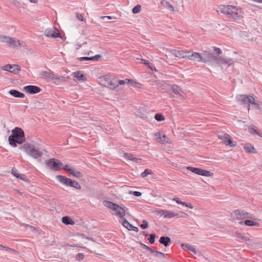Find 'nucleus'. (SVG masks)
<instances>
[{
    "instance_id": "f257e3e1",
    "label": "nucleus",
    "mask_w": 262,
    "mask_h": 262,
    "mask_svg": "<svg viewBox=\"0 0 262 262\" xmlns=\"http://www.w3.org/2000/svg\"><path fill=\"white\" fill-rule=\"evenodd\" d=\"M219 12L229 15V18L233 21H237L243 17V12L240 9L231 5H222L219 8Z\"/></svg>"
},
{
    "instance_id": "f03ea898",
    "label": "nucleus",
    "mask_w": 262,
    "mask_h": 262,
    "mask_svg": "<svg viewBox=\"0 0 262 262\" xmlns=\"http://www.w3.org/2000/svg\"><path fill=\"white\" fill-rule=\"evenodd\" d=\"M12 135L8 138V141L11 146L16 147V143L21 144L25 141L24 132L22 129L16 127L12 130Z\"/></svg>"
},
{
    "instance_id": "7ed1b4c3",
    "label": "nucleus",
    "mask_w": 262,
    "mask_h": 262,
    "mask_svg": "<svg viewBox=\"0 0 262 262\" xmlns=\"http://www.w3.org/2000/svg\"><path fill=\"white\" fill-rule=\"evenodd\" d=\"M20 148L23 149L29 156L35 159L38 158L43 155V152L40 148L36 147L31 144H24Z\"/></svg>"
},
{
    "instance_id": "20e7f679",
    "label": "nucleus",
    "mask_w": 262,
    "mask_h": 262,
    "mask_svg": "<svg viewBox=\"0 0 262 262\" xmlns=\"http://www.w3.org/2000/svg\"><path fill=\"white\" fill-rule=\"evenodd\" d=\"M104 205L112 210V214L119 217L122 220L125 215V210L122 207L109 201H104Z\"/></svg>"
},
{
    "instance_id": "39448f33",
    "label": "nucleus",
    "mask_w": 262,
    "mask_h": 262,
    "mask_svg": "<svg viewBox=\"0 0 262 262\" xmlns=\"http://www.w3.org/2000/svg\"><path fill=\"white\" fill-rule=\"evenodd\" d=\"M166 51L168 52V54H166V61H173L176 59L173 57H178L179 58H187L188 51L178 50L172 49H166Z\"/></svg>"
},
{
    "instance_id": "423d86ee",
    "label": "nucleus",
    "mask_w": 262,
    "mask_h": 262,
    "mask_svg": "<svg viewBox=\"0 0 262 262\" xmlns=\"http://www.w3.org/2000/svg\"><path fill=\"white\" fill-rule=\"evenodd\" d=\"M100 83L111 90H114L118 86L117 80L111 79V76L106 75L99 77Z\"/></svg>"
},
{
    "instance_id": "0eeeda50",
    "label": "nucleus",
    "mask_w": 262,
    "mask_h": 262,
    "mask_svg": "<svg viewBox=\"0 0 262 262\" xmlns=\"http://www.w3.org/2000/svg\"><path fill=\"white\" fill-rule=\"evenodd\" d=\"M56 179L60 183L66 186L74 187L77 189H81V186L78 182L67 178L64 176L58 175L56 176Z\"/></svg>"
},
{
    "instance_id": "6e6552de",
    "label": "nucleus",
    "mask_w": 262,
    "mask_h": 262,
    "mask_svg": "<svg viewBox=\"0 0 262 262\" xmlns=\"http://www.w3.org/2000/svg\"><path fill=\"white\" fill-rule=\"evenodd\" d=\"M0 41L7 43L10 47L13 48L23 46L17 39L4 35H0Z\"/></svg>"
},
{
    "instance_id": "1a4fd4ad",
    "label": "nucleus",
    "mask_w": 262,
    "mask_h": 262,
    "mask_svg": "<svg viewBox=\"0 0 262 262\" xmlns=\"http://www.w3.org/2000/svg\"><path fill=\"white\" fill-rule=\"evenodd\" d=\"M219 57L214 55L212 52L204 51L202 53V62L204 63L210 62L217 64Z\"/></svg>"
},
{
    "instance_id": "9d476101",
    "label": "nucleus",
    "mask_w": 262,
    "mask_h": 262,
    "mask_svg": "<svg viewBox=\"0 0 262 262\" xmlns=\"http://www.w3.org/2000/svg\"><path fill=\"white\" fill-rule=\"evenodd\" d=\"M46 166L53 171H57L61 169L63 164L60 161L55 158H52L46 161Z\"/></svg>"
},
{
    "instance_id": "9b49d317",
    "label": "nucleus",
    "mask_w": 262,
    "mask_h": 262,
    "mask_svg": "<svg viewBox=\"0 0 262 262\" xmlns=\"http://www.w3.org/2000/svg\"><path fill=\"white\" fill-rule=\"evenodd\" d=\"M234 60L232 58L228 57H219L217 64L222 69L233 66Z\"/></svg>"
},
{
    "instance_id": "f8f14e48",
    "label": "nucleus",
    "mask_w": 262,
    "mask_h": 262,
    "mask_svg": "<svg viewBox=\"0 0 262 262\" xmlns=\"http://www.w3.org/2000/svg\"><path fill=\"white\" fill-rule=\"evenodd\" d=\"M187 169L191 171V172L206 177H211L213 176V173L210 171L206 170L203 169L195 168L192 167H187Z\"/></svg>"
},
{
    "instance_id": "ddd939ff",
    "label": "nucleus",
    "mask_w": 262,
    "mask_h": 262,
    "mask_svg": "<svg viewBox=\"0 0 262 262\" xmlns=\"http://www.w3.org/2000/svg\"><path fill=\"white\" fill-rule=\"evenodd\" d=\"M219 138L222 140L223 142L226 145L230 146V147H235L237 145L236 142L233 141L231 137L228 134L220 135L219 136Z\"/></svg>"
},
{
    "instance_id": "4468645a",
    "label": "nucleus",
    "mask_w": 262,
    "mask_h": 262,
    "mask_svg": "<svg viewBox=\"0 0 262 262\" xmlns=\"http://www.w3.org/2000/svg\"><path fill=\"white\" fill-rule=\"evenodd\" d=\"M234 214L238 220L254 218V215L252 214L244 211L243 210H235L234 212Z\"/></svg>"
},
{
    "instance_id": "2eb2a0df",
    "label": "nucleus",
    "mask_w": 262,
    "mask_h": 262,
    "mask_svg": "<svg viewBox=\"0 0 262 262\" xmlns=\"http://www.w3.org/2000/svg\"><path fill=\"white\" fill-rule=\"evenodd\" d=\"M44 34L46 37L53 38L60 37L59 30L55 27L46 29L44 31Z\"/></svg>"
},
{
    "instance_id": "dca6fc26",
    "label": "nucleus",
    "mask_w": 262,
    "mask_h": 262,
    "mask_svg": "<svg viewBox=\"0 0 262 262\" xmlns=\"http://www.w3.org/2000/svg\"><path fill=\"white\" fill-rule=\"evenodd\" d=\"M236 99L239 102L244 103H254L255 99L251 96H246L245 95H239L236 96Z\"/></svg>"
},
{
    "instance_id": "f3484780",
    "label": "nucleus",
    "mask_w": 262,
    "mask_h": 262,
    "mask_svg": "<svg viewBox=\"0 0 262 262\" xmlns=\"http://www.w3.org/2000/svg\"><path fill=\"white\" fill-rule=\"evenodd\" d=\"M187 58L191 60H196L198 62H202V53L195 52L192 51H188Z\"/></svg>"
},
{
    "instance_id": "a211bd4d",
    "label": "nucleus",
    "mask_w": 262,
    "mask_h": 262,
    "mask_svg": "<svg viewBox=\"0 0 262 262\" xmlns=\"http://www.w3.org/2000/svg\"><path fill=\"white\" fill-rule=\"evenodd\" d=\"M4 71H8L13 74H17L20 71V67L17 64H7L2 68Z\"/></svg>"
},
{
    "instance_id": "6ab92c4d",
    "label": "nucleus",
    "mask_w": 262,
    "mask_h": 262,
    "mask_svg": "<svg viewBox=\"0 0 262 262\" xmlns=\"http://www.w3.org/2000/svg\"><path fill=\"white\" fill-rule=\"evenodd\" d=\"M24 90L30 94H34L40 92V89L35 85H28L24 88Z\"/></svg>"
},
{
    "instance_id": "aec40b11",
    "label": "nucleus",
    "mask_w": 262,
    "mask_h": 262,
    "mask_svg": "<svg viewBox=\"0 0 262 262\" xmlns=\"http://www.w3.org/2000/svg\"><path fill=\"white\" fill-rule=\"evenodd\" d=\"M155 136L156 138L157 141L162 144L170 143V139L165 135L162 136L160 132L155 134Z\"/></svg>"
},
{
    "instance_id": "412c9836",
    "label": "nucleus",
    "mask_w": 262,
    "mask_h": 262,
    "mask_svg": "<svg viewBox=\"0 0 262 262\" xmlns=\"http://www.w3.org/2000/svg\"><path fill=\"white\" fill-rule=\"evenodd\" d=\"M40 75L41 77L46 79L49 80H54L57 79L59 80V78L57 77L56 76L54 75L53 73H50L47 71H42L40 73Z\"/></svg>"
},
{
    "instance_id": "4be33fe9",
    "label": "nucleus",
    "mask_w": 262,
    "mask_h": 262,
    "mask_svg": "<svg viewBox=\"0 0 262 262\" xmlns=\"http://www.w3.org/2000/svg\"><path fill=\"white\" fill-rule=\"evenodd\" d=\"M181 246L185 250L192 252L195 255H198V256H200L201 255V253L199 251H196L194 246L190 245H189L188 244H182L181 245Z\"/></svg>"
},
{
    "instance_id": "5701e85b",
    "label": "nucleus",
    "mask_w": 262,
    "mask_h": 262,
    "mask_svg": "<svg viewBox=\"0 0 262 262\" xmlns=\"http://www.w3.org/2000/svg\"><path fill=\"white\" fill-rule=\"evenodd\" d=\"M123 157L126 160L133 161L136 163H139L142 161V159L137 157H135L132 154H128L126 152L124 153Z\"/></svg>"
},
{
    "instance_id": "b1692460",
    "label": "nucleus",
    "mask_w": 262,
    "mask_h": 262,
    "mask_svg": "<svg viewBox=\"0 0 262 262\" xmlns=\"http://www.w3.org/2000/svg\"><path fill=\"white\" fill-rule=\"evenodd\" d=\"M174 217H184V215H180L179 213H176L173 211H170L169 210H165V215L164 218H168L171 219Z\"/></svg>"
},
{
    "instance_id": "393cba45",
    "label": "nucleus",
    "mask_w": 262,
    "mask_h": 262,
    "mask_svg": "<svg viewBox=\"0 0 262 262\" xmlns=\"http://www.w3.org/2000/svg\"><path fill=\"white\" fill-rule=\"evenodd\" d=\"M72 75L74 78H76L77 80L80 82L84 81L86 80L84 75L82 74L80 71H77L73 73Z\"/></svg>"
},
{
    "instance_id": "a878e982",
    "label": "nucleus",
    "mask_w": 262,
    "mask_h": 262,
    "mask_svg": "<svg viewBox=\"0 0 262 262\" xmlns=\"http://www.w3.org/2000/svg\"><path fill=\"white\" fill-rule=\"evenodd\" d=\"M172 91L177 95H179L184 97V93L182 91L181 88L177 85H172L171 88Z\"/></svg>"
},
{
    "instance_id": "bb28decb",
    "label": "nucleus",
    "mask_w": 262,
    "mask_h": 262,
    "mask_svg": "<svg viewBox=\"0 0 262 262\" xmlns=\"http://www.w3.org/2000/svg\"><path fill=\"white\" fill-rule=\"evenodd\" d=\"M9 93L12 96L16 98H24L25 95L15 90H11L9 91Z\"/></svg>"
},
{
    "instance_id": "cd10ccee",
    "label": "nucleus",
    "mask_w": 262,
    "mask_h": 262,
    "mask_svg": "<svg viewBox=\"0 0 262 262\" xmlns=\"http://www.w3.org/2000/svg\"><path fill=\"white\" fill-rule=\"evenodd\" d=\"M159 242L166 247L168 246L170 242V238L167 236H161L160 238Z\"/></svg>"
},
{
    "instance_id": "c85d7f7f",
    "label": "nucleus",
    "mask_w": 262,
    "mask_h": 262,
    "mask_svg": "<svg viewBox=\"0 0 262 262\" xmlns=\"http://www.w3.org/2000/svg\"><path fill=\"white\" fill-rule=\"evenodd\" d=\"M244 148V149L248 152L256 153L257 152L256 149L249 144H246Z\"/></svg>"
},
{
    "instance_id": "c756f323",
    "label": "nucleus",
    "mask_w": 262,
    "mask_h": 262,
    "mask_svg": "<svg viewBox=\"0 0 262 262\" xmlns=\"http://www.w3.org/2000/svg\"><path fill=\"white\" fill-rule=\"evenodd\" d=\"M120 222L122 224V225L128 229L129 230H131L133 226L131 225L127 221H126L124 217L120 221Z\"/></svg>"
},
{
    "instance_id": "7c9ffc66",
    "label": "nucleus",
    "mask_w": 262,
    "mask_h": 262,
    "mask_svg": "<svg viewBox=\"0 0 262 262\" xmlns=\"http://www.w3.org/2000/svg\"><path fill=\"white\" fill-rule=\"evenodd\" d=\"M68 172H70L74 177L80 178L82 176V173L79 171H75L73 168H69Z\"/></svg>"
},
{
    "instance_id": "2f4dec72",
    "label": "nucleus",
    "mask_w": 262,
    "mask_h": 262,
    "mask_svg": "<svg viewBox=\"0 0 262 262\" xmlns=\"http://www.w3.org/2000/svg\"><path fill=\"white\" fill-rule=\"evenodd\" d=\"M62 222L66 225H73L74 222L68 216H64L62 218Z\"/></svg>"
},
{
    "instance_id": "473e14b6",
    "label": "nucleus",
    "mask_w": 262,
    "mask_h": 262,
    "mask_svg": "<svg viewBox=\"0 0 262 262\" xmlns=\"http://www.w3.org/2000/svg\"><path fill=\"white\" fill-rule=\"evenodd\" d=\"M249 130L251 133L256 134V135H258L259 136L262 137L261 134L257 129L256 126H255L254 125L250 126L249 128Z\"/></svg>"
},
{
    "instance_id": "72a5a7b5",
    "label": "nucleus",
    "mask_w": 262,
    "mask_h": 262,
    "mask_svg": "<svg viewBox=\"0 0 262 262\" xmlns=\"http://www.w3.org/2000/svg\"><path fill=\"white\" fill-rule=\"evenodd\" d=\"M244 223L246 226H258L259 225V224L258 222H255L253 220H246Z\"/></svg>"
},
{
    "instance_id": "f704fd0d",
    "label": "nucleus",
    "mask_w": 262,
    "mask_h": 262,
    "mask_svg": "<svg viewBox=\"0 0 262 262\" xmlns=\"http://www.w3.org/2000/svg\"><path fill=\"white\" fill-rule=\"evenodd\" d=\"M162 4L163 5V6L166 8L167 9L171 11H174V8L170 4L169 2H167V1H163L162 2Z\"/></svg>"
},
{
    "instance_id": "c9c22d12",
    "label": "nucleus",
    "mask_w": 262,
    "mask_h": 262,
    "mask_svg": "<svg viewBox=\"0 0 262 262\" xmlns=\"http://www.w3.org/2000/svg\"><path fill=\"white\" fill-rule=\"evenodd\" d=\"M240 36L244 39L250 40L249 37L251 36V33L247 32H242L240 34Z\"/></svg>"
},
{
    "instance_id": "e433bc0d",
    "label": "nucleus",
    "mask_w": 262,
    "mask_h": 262,
    "mask_svg": "<svg viewBox=\"0 0 262 262\" xmlns=\"http://www.w3.org/2000/svg\"><path fill=\"white\" fill-rule=\"evenodd\" d=\"M156 85L159 88H161L162 89H166V84L164 81H157Z\"/></svg>"
},
{
    "instance_id": "4c0bfd02",
    "label": "nucleus",
    "mask_w": 262,
    "mask_h": 262,
    "mask_svg": "<svg viewBox=\"0 0 262 262\" xmlns=\"http://www.w3.org/2000/svg\"><path fill=\"white\" fill-rule=\"evenodd\" d=\"M117 82H118V85H124L125 84H126V83H133V81L132 80H129V79H125V80H117Z\"/></svg>"
},
{
    "instance_id": "58836bf2",
    "label": "nucleus",
    "mask_w": 262,
    "mask_h": 262,
    "mask_svg": "<svg viewBox=\"0 0 262 262\" xmlns=\"http://www.w3.org/2000/svg\"><path fill=\"white\" fill-rule=\"evenodd\" d=\"M141 10V6L140 5H137L135 6L132 9L133 13L134 14H137L139 13Z\"/></svg>"
},
{
    "instance_id": "ea45409f",
    "label": "nucleus",
    "mask_w": 262,
    "mask_h": 262,
    "mask_svg": "<svg viewBox=\"0 0 262 262\" xmlns=\"http://www.w3.org/2000/svg\"><path fill=\"white\" fill-rule=\"evenodd\" d=\"M155 118L158 121H162L165 120V118L163 115L161 114H157L155 115Z\"/></svg>"
},
{
    "instance_id": "a19ab883",
    "label": "nucleus",
    "mask_w": 262,
    "mask_h": 262,
    "mask_svg": "<svg viewBox=\"0 0 262 262\" xmlns=\"http://www.w3.org/2000/svg\"><path fill=\"white\" fill-rule=\"evenodd\" d=\"M177 203L179 204H181L182 205L185 206L186 207H188L191 209L193 208V206L191 204H187L186 203L182 202V201H180V200L178 201H177Z\"/></svg>"
},
{
    "instance_id": "79ce46f5",
    "label": "nucleus",
    "mask_w": 262,
    "mask_h": 262,
    "mask_svg": "<svg viewBox=\"0 0 262 262\" xmlns=\"http://www.w3.org/2000/svg\"><path fill=\"white\" fill-rule=\"evenodd\" d=\"M151 173L152 171L151 170L146 169L141 173V176L142 177L144 178L146 177L147 175L150 174Z\"/></svg>"
},
{
    "instance_id": "37998d69",
    "label": "nucleus",
    "mask_w": 262,
    "mask_h": 262,
    "mask_svg": "<svg viewBox=\"0 0 262 262\" xmlns=\"http://www.w3.org/2000/svg\"><path fill=\"white\" fill-rule=\"evenodd\" d=\"M155 254V255L157 257H161L162 258H164L165 257V254L161 252H159L158 251H154V253Z\"/></svg>"
},
{
    "instance_id": "c03bdc74",
    "label": "nucleus",
    "mask_w": 262,
    "mask_h": 262,
    "mask_svg": "<svg viewBox=\"0 0 262 262\" xmlns=\"http://www.w3.org/2000/svg\"><path fill=\"white\" fill-rule=\"evenodd\" d=\"M141 61H143V62L146 64V65H147L148 66L149 68H150L152 70H154L155 71H157V70L156 69V68H154V69H152V64L150 63L149 61L147 60H145V59H141Z\"/></svg>"
},
{
    "instance_id": "a18cd8bd",
    "label": "nucleus",
    "mask_w": 262,
    "mask_h": 262,
    "mask_svg": "<svg viewBox=\"0 0 262 262\" xmlns=\"http://www.w3.org/2000/svg\"><path fill=\"white\" fill-rule=\"evenodd\" d=\"M236 237L238 238H241V239H242L243 240H245V241H250V239L247 238L246 237L243 236L239 233H236Z\"/></svg>"
},
{
    "instance_id": "49530a36",
    "label": "nucleus",
    "mask_w": 262,
    "mask_h": 262,
    "mask_svg": "<svg viewBox=\"0 0 262 262\" xmlns=\"http://www.w3.org/2000/svg\"><path fill=\"white\" fill-rule=\"evenodd\" d=\"M155 237H156V235L155 234H150V237L149 238H148V240L149 241V243L151 244H152L155 243Z\"/></svg>"
},
{
    "instance_id": "de8ad7c7",
    "label": "nucleus",
    "mask_w": 262,
    "mask_h": 262,
    "mask_svg": "<svg viewBox=\"0 0 262 262\" xmlns=\"http://www.w3.org/2000/svg\"><path fill=\"white\" fill-rule=\"evenodd\" d=\"M165 210H166L158 209L155 210V212L159 214H160L161 216H163L164 217L165 215Z\"/></svg>"
},
{
    "instance_id": "09e8293b",
    "label": "nucleus",
    "mask_w": 262,
    "mask_h": 262,
    "mask_svg": "<svg viewBox=\"0 0 262 262\" xmlns=\"http://www.w3.org/2000/svg\"><path fill=\"white\" fill-rule=\"evenodd\" d=\"M148 223L147 221L146 220H143V224L140 225V227L142 229H146L148 227Z\"/></svg>"
},
{
    "instance_id": "8fccbe9b",
    "label": "nucleus",
    "mask_w": 262,
    "mask_h": 262,
    "mask_svg": "<svg viewBox=\"0 0 262 262\" xmlns=\"http://www.w3.org/2000/svg\"><path fill=\"white\" fill-rule=\"evenodd\" d=\"M253 104L255 105V108L256 109L259 110L262 112V104L256 103L254 102V103Z\"/></svg>"
},
{
    "instance_id": "3c124183",
    "label": "nucleus",
    "mask_w": 262,
    "mask_h": 262,
    "mask_svg": "<svg viewBox=\"0 0 262 262\" xmlns=\"http://www.w3.org/2000/svg\"><path fill=\"white\" fill-rule=\"evenodd\" d=\"M141 245L143 246V247L145 249H146V250H149V251H150V252L151 253H154V250H153L152 249H151L150 247H149V246L146 245H144L143 244H141Z\"/></svg>"
},
{
    "instance_id": "603ef678",
    "label": "nucleus",
    "mask_w": 262,
    "mask_h": 262,
    "mask_svg": "<svg viewBox=\"0 0 262 262\" xmlns=\"http://www.w3.org/2000/svg\"><path fill=\"white\" fill-rule=\"evenodd\" d=\"M83 258H84V255L83 253H79L76 256V260H77L80 261L81 260H82Z\"/></svg>"
},
{
    "instance_id": "864d4df0",
    "label": "nucleus",
    "mask_w": 262,
    "mask_h": 262,
    "mask_svg": "<svg viewBox=\"0 0 262 262\" xmlns=\"http://www.w3.org/2000/svg\"><path fill=\"white\" fill-rule=\"evenodd\" d=\"M101 57L100 55H96L94 56L91 57V60H98Z\"/></svg>"
},
{
    "instance_id": "5fc2aeb1",
    "label": "nucleus",
    "mask_w": 262,
    "mask_h": 262,
    "mask_svg": "<svg viewBox=\"0 0 262 262\" xmlns=\"http://www.w3.org/2000/svg\"><path fill=\"white\" fill-rule=\"evenodd\" d=\"M76 17L79 20H81V21H83L84 20V17L82 15V14H80V13H77L76 14Z\"/></svg>"
},
{
    "instance_id": "6e6d98bb",
    "label": "nucleus",
    "mask_w": 262,
    "mask_h": 262,
    "mask_svg": "<svg viewBox=\"0 0 262 262\" xmlns=\"http://www.w3.org/2000/svg\"><path fill=\"white\" fill-rule=\"evenodd\" d=\"M4 250H6V251H12L15 253H18V252L16 251V250L13 249H11L9 247H6V248H4Z\"/></svg>"
},
{
    "instance_id": "4d7b16f0",
    "label": "nucleus",
    "mask_w": 262,
    "mask_h": 262,
    "mask_svg": "<svg viewBox=\"0 0 262 262\" xmlns=\"http://www.w3.org/2000/svg\"><path fill=\"white\" fill-rule=\"evenodd\" d=\"M12 173L15 176L16 178H19V174L17 173V171L16 169H12Z\"/></svg>"
},
{
    "instance_id": "13d9d810",
    "label": "nucleus",
    "mask_w": 262,
    "mask_h": 262,
    "mask_svg": "<svg viewBox=\"0 0 262 262\" xmlns=\"http://www.w3.org/2000/svg\"><path fill=\"white\" fill-rule=\"evenodd\" d=\"M214 50L218 55H221L222 53V50L219 48L214 47Z\"/></svg>"
},
{
    "instance_id": "bf43d9fd",
    "label": "nucleus",
    "mask_w": 262,
    "mask_h": 262,
    "mask_svg": "<svg viewBox=\"0 0 262 262\" xmlns=\"http://www.w3.org/2000/svg\"><path fill=\"white\" fill-rule=\"evenodd\" d=\"M81 237L82 239H89V240H91V241H94L95 242H96V241L94 240L93 238H91L89 237H87V236H85L84 234H81Z\"/></svg>"
},
{
    "instance_id": "052dcab7",
    "label": "nucleus",
    "mask_w": 262,
    "mask_h": 262,
    "mask_svg": "<svg viewBox=\"0 0 262 262\" xmlns=\"http://www.w3.org/2000/svg\"><path fill=\"white\" fill-rule=\"evenodd\" d=\"M80 61L91 60V57H82L80 58Z\"/></svg>"
},
{
    "instance_id": "680f3d73",
    "label": "nucleus",
    "mask_w": 262,
    "mask_h": 262,
    "mask_svg": "<svg viewBox=\"0 0 262 262\" xmlns=\"http://www.w3.org/2000/svg\"><path fill=\"white\" fill-rule=\"evenodd\" d=\"M133 193L135 196H139L141 195V193L139 191H134Z\"/></svg>"
},
{
    "instance_id": "e2e57ef3",
    "label": "nucleus",
    "mask_w": 262,
    "mask_h": 262,
    "mask_svg": "<svg viewBox=\"0 0 262 262\" xmlns=\"http://www.w3.org/2000/svg\"><path fill=\"white\" fill-rule=\"evenodd\" d=\"M112 18L113 17L112 16H105L101 17V18L103 19H112Z\"/></svg>"
},
{
    "instance_id": "0e129e2a",
    "label": "nucleus",
    "mask_w": 262,
    "mask_h": 262,
    "mask_svg": "<svg viewBox=\"0 0 262 262\" xmlns=\"http://www.w3.org/2000/svg\"><path fill=\"white\" fill-rule=\"evenodd\" d=\"M68 246L72 247H81V248H84V247L81 246L79 245H68Z\"/></svg>"
},
{
    "instance_id": "69168bd1",
    "label": "nucleus",
    "mask_w": 262,
    "mask_h": 262,
    "mask_svg": "<svg viewBox=\"0 0 262 262\" xmlns=\"http://www.w3.org/2000/svg\"><path fill=\"white\" fill-rule=\"evenodd\" d=\"M69 165H66L65 166H62V168L63 169L65 170H67L68 171V169H69L70 168H69Z\"/></svg>"
},
{
    "instance_id": "338daca9",
    "label": "nucleus",
    "mask_w": 262,
    "mask_h": 262,
    "mask_svg": "<svg viewBox=\"0 0 262 262\" xmlns=\"http://www.w3.org/2000/svg\"><path fill=\"white\" fill-rule=\"evenodd\" d=\"M19 179L24 180L26 178L24 174H19Z\"/></svg>"
},
{
    "instance_id": "774afa93",
    "label": "nucleus",
    "mask_w": 262,
    "mask_h": 262,
    "mask_svg": "<svg viewBox=\"0 0 262 262\" xmlns=\"http://www.w3.org/2000/svg\"><path fill=\"white\" fill-rule=\"evenodd\" d=\"M131 230L135 231H136L137 232L139 231L138 228L137 227H134V226H133V227H132Z\"/></svg>"
}]
</instances>
